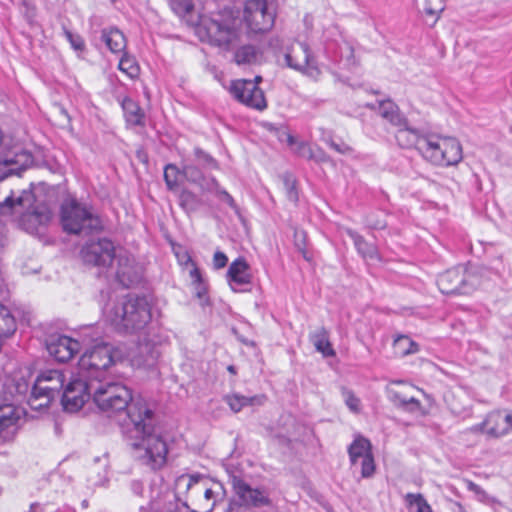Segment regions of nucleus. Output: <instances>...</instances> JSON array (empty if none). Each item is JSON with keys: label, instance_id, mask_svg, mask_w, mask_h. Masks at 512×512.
Here are the masks:
<instances>
[{"label": "nucleus", "instance_id": "nucleus-23", "mask_svg": "<svg viewBox=\"0 0 512 512\" xmlns=\"http://www.w3.org/2000/svg\"><path fill=\"white\" fill-rule=\"evenodd\" d=\"M249 270V265L244 258H237L230 264L227 281L233 291L240 292L242 290L239 287L251 283L252 276Z\"/></svg>", "mask_w": 512, "mask_h": 512}, {"label": "nucleus", "instance_id": "nucleus-11", "mask_svg": "<svg viewBox=\"0 0 512 512\" xmlns=\"http://www.w3.org/2000/svg\"><path fill=\"white\" fill-rule=\"evenodd\" d=\"M284 61L287 67L304 72L315 79L321 73L310 53L309 46L302 42H294L286 47Z\"/></svg>", "mask_w": 512, "mask_h": 512}, {"label": "nucleus", "instance_id": "nucleus-12", "mask_svg": "<svg viewBox=\"0 0 512 512\" xmlns=\"http://www.w3.org/2000/svg\"><path fill=\"white\" fill-rule=\"evenodd\" d=\"M93 381L77 376L71 378L61 393V401L66 411H78L84 403L92 396Z\"/></svg>", "mask_w": 512, "mask_h": 512}, {"label": "nucleus", "instance_id": "nucleus-16", "mask_svg": "<svg viewBox=\"0 0 512 512\" xmlns=\"http://www.w3.org/2000/svg\"><path fill=\"white\" fill-rule=\"evenodd\" d=\"M33 163L32 154L20 147L8 151L0 158V179L9 175L20 174Z\"/></svg>", "mask_w": 512, "mask_h": 512}, {"label": "nucleus", "instance_id": "nucleus-51", "mask_svg": "<svg viewBox=\"0 0 512 512\" xmlns=\"http://www.w3.org/2000/svg\"><path fill=\"white\" fill-rule=\"evenodd\" d=\"M324 141L339 154L348 155L351 154L353 151V149L344 142L338 143L335 142L332 138L324 139Z\"/></svg>", "mask_w": 512, "mask_h": 512}, {"label": "nucleus", "instance_id": "nucleus-57", "mask_svg": "<svg viewBox=\"0 0 512 512\" xmlns=\"http://www.w3.org/2000/svg\"><path fill=\"white\" fill-rule=\"evenodd\" d=\"M228 257L221 251H216L213 256V266L215 269L224 268L227 265Z\"/></svg>", "mask_w": 512, "mask_h": 512}, {"label": "nucleus", "instance_id": "nucleus-31", "mask_svg": "<svg viewBox=\"0 0 512 512\" xmlns=\"http://www.w3.org/2000/svg\"><path fill=\"white\" fill-rule=\"evenodd\" d=\"M391 401L398 407L406 409L408 411H417L421 407V403L414 396H408L405 392L390 391Z\"/></svg>", "mask_w": 512, "mask_h": 512}, {"label": "nucleus", "instance_id": "nucleus-6", "mask_svg": "<svg viewBox=\"0 0 512 512\" xmlns=\"http://www.w3.org/2000/svg\"><path fill=\"white\" fill-rule=\"evenodd\" d=\"M114 348L98 343L88 348L78 361V374L89 381H103L106 371L114 364Z\"/></svg>", "mask_w": 512, "mask_h": 512}, {"label": "nucleus", "instance_id": "nucleus-14", "mask_svg": "<svg viewBox=\"0 0 512 512\" xmlns=\"http://www.w3.org/2000/svg\"><path fill=\"white\" fill-rule=\"evenodd\" d=\"M83 261L94 266L108 267L117 259L115 246L106 238L87 243L81 250Z\"/></svg>", "mask_w": 512, "mask_h": 512}, {"label": "nucleus", "instance_id": "nucleus-13", "mask_svg": "<svg viewBox=\"0 0 512 512\" xmlns=\"http://www.w3.org/2000/svg\"><path fill=\"white\" fill-rule=\"evenodd\" d=\"M259 81H261L260 76H257L255 81L235 80L231 84L230 91L239 102L257 110H263L267 107V103L263 91L257 86Z\"/></svg>", "mask_w": 512, "mask_h": 512}, {"label": "nucleus", "instance_id": "nucleus-2", "mask_svg": "<svg viewBox=\"0 0 512 512\" xmlns=\"http://www.w3.org/2000/svg\"><path fill=\"white\" fill-rule=\"evenodd\" d=\"M395 138L403 148L415 147L429 162L439 166H452L458 164L462 158V147L453 137L438 135L420 136L415 129L408 127L405 119L404 125H397Z\"/></svg>", "mask_w": 512, "mask_h": 512}, {"label": "nucleus", "instance_id": "nucleus-25", "mask_svg": "<svg viewBox=\"0 0 512 512\" xmlns=\"http://www.w3.org/2000/svg\"><path fill=\"white\" fill-rule=\"evenodd\" d=\"M265 399L264 395L246 397L238 393L228 394L224 397V401L235 413L240 412L246 406L262 405Z\"/></svg>", "mask_w": 512, "mask_h": 512}, {"label": "nucleus", "instance_id": "nucleus-20", "mask_svg": "<svg viewBox=\"0 0 512 512\" xmlns=\"http://www.w3.org/2000/svg\"><path fill=\"white\" fill-rule=\"evenodd\" d=\"M116 277L125 287L133 286L141 280L142 269L127 252L120 251L117 254Z\"/></svg>", "mask_w": 512, "mask_h": 512}, {"label": "nucleus", "instance_id": "nucleus-60", "mask_svg": "<svg viewBox=\"0 0 512 512\" xmlns=\"http://www.w3.org/2000/svg\"><path fill=\"white\" fill-rule=\"evenodd\" d=\"M131 487H132V490L134 491V493L141 494V492H142V484L140 482L133 481L131 483Z\"/></svg>", "mask_w": 512, "mask_h": 512}, {"label": "nucleus", "instance_id": "nucleus-24", "mask_svg": "<svg viewBox=\"0 0 512 512\" xmlns=\"http://www.w3.org/2000/svg\"><path fill=\"white\" fill-rule=\"evenodd\" d=\"M347 235L353 240L357 252L365 260H378V251L374 244L368 243L363 236L352 229L346 230Z\"/></svg>", "mask_w": 512, "mask_h": 512}, {"label": "nucleus", "instance_id": "nucleus-58", "mask_svg": "<svg viewBox=\"0 0 512 512\" xmlns=\"http://www.w3.org/2000/svg\"><path fill=\"white\" fill-rule=\"evenodd\" d=\"M193 286H194V289H195L196 296L200 300H203L205 298V296H206V293H207V287H206L205 281L203 280L200 283L193 284Z\"/></svg>", "mask_w": 512, "mask_h": 512}, {"label": "nucleus", "instance_id": "nucleus-17", "mask_svg": "<svg viewBox=\"0 0 512 512\" xmlns=\"http://www.w3.org/2000/svg\"><path fill=\"white\" fill-rule=\"evenodd\" d=\"M13 214L19 215V225L31 234L37 232L40 226L48 224L52 217V213L46 205H37L35 201L31 207L22 211H14Z\"/></svg>", "mask_w": 512, "mask_h": 512}, {"label": "nucleus", "instance_id": "nucleus-49", "mask_svg": "<svg viewBox=\"0 0 512 512\" xmlns=\"http://www.w3.org/2000/svg\"><path fill=\"white\" fill-rule=\"evenodd\" d=\"M195 157L198 160V162L202 163L203 165H206L210 168H217V162L205 151H203L200 148H196L195 151Z\"/></svg>", "mask_w": 512, "mask_h": 512}, {"label": "nucleus", "instance_id": "nucleus-52", "mask_svg": "<svg viewBox=\"0 0 512 512\" xmlns=\"http://www.w3.org/2000/svg\"><path fill=\"white\" fill-rule=\"evenodd\" d=\"M203 191H210L216 194L217 190L220 188L219 183L213 177L207 178L203 175V179L197 184Z\"/></svg>", "mask_w": 512, "mask_h": 512}, {"label": "nucleus", "instance_id": "nucleus-35", "mask_svg": "<svg viewBox=\"0 0 512 512\" xmlns=\"http://www.w3.org/2000/svg\"><path fill=\"white\" fill-rule=\"evenodd\" d=\"M183 177L182 170L175 165L168 164L164 169V180L169 190H175L178 187L179 179Z\"/></svg>", "mask_w": 512, "mask_h": 512}, {"label": "nucleus", "instance_id": "nucleus-8", "mask_svg": "<svg viewBox=\"0 0 512 512\" xmlns=\"http://www.w3.org/2000/svg\"><path fill=\"white\" fill-rule=\"evenodd\" d=\"M61 224L63 230L70 234L89 233L101 228L100 219L75 200L61 205Z\"/></svg>", "mask_w": 512, "mask_h": 512}, {"label": "nucleus", "instance_id": "nucleus-59", "mask_svg": "<svg viewBox=\"0 0 512 512\" xmlns=\"http://www.w3.org/2000/svg\"><path fill=\"white\" fill-rule=\"evenodd\" d=\"M341 57H346L348 61L353 58V47L348 42H344V46L341 47Z\"/></svg>", "mask_w": 512, "mask_h": 512}, {"label": "nucleus", "instance_id": "nucleus-10", "mask_svg": "<svg viewBox=\"0 0 512 512\" xmlns=\"http://www.w3.org/2000/svg\"><path fill=\"white\" fill-rule=\"evenodd\" d=\"M275 9L267 0H248L243 11V20L249 32L258 34L272 29L275 23Z\"/></svg>", "mask_w": 512, "mask_h": 512}, {"label": "nucleus", "instance_id": "nucleus-29", "mask_svg": "<svg viewBox=\"0 0 512 512\" xmlns=\"http://www.w3.org/2000/svg\"><path fill=\"white\" fill-rule=\"evenodd\" d=\"M233 51V60L237 65L255 64L261 56L259 50L251 44L240 46Z\"/></svg>", "mask_w": 512, "mask_h": 512}, {"label": "nucleus", "instance_id": "nucleus-27", "mask_svg": "<svg viewBox=\"0 0 512 512\" xmlns=\"http://www.w3.org/2000/svg\"><path fill=\"white\" fill-rule=\"evenodd\" d=\"M122 109L127 124L133 126H141L144 124V112L137 102L126 97L122 101Z\"/></svg>", "mask_w": 512, "mask_h": 512}, {"label": "nucleus", "instance_id": "nucleus-43", "mask_svg": "<svg viewBox=\"0 0 512 512\" xmlns=\"http://www.w3.org/2000/svg\"><path fill=\"white\" fill-rule=\"evenodd\" d=\"M358 464L361 466V475L364 478H368L373 475L375 471V464L372 454L365 456L359 460Z\"/></svg>", "mask_w": 512, "mask_h": 512}, {"label": "nucleus", "instance_id": "nucleus-46", "mask_svg": "<svg viewBox=\"0 0 512 512\" xmlns=\"http://www.w3.org/2000/svg\"><path fill=\"white\" fill-rule=\"evenodd\" d=\"M180 205L186 210H192L196 205V196L189 191H182L179 196Z\"/></svg>", "mask_w": 512, "mask_h": 512}, {"label": "nucleus", "instance_id": "nucleus-47", "mask_svg": "<svg viewBox=\"0 0 512 512\" xmlns=\"http://www.w3.org/2000/svg\"><path fill=\"white\" fill-rule=\"evenodd\" d=\"M64 34H65V37L66 39L69 41V43L71 44L72 48L76 51H83L84 48H85V44H84V40L82 39V37L78 34H73L71 31L69 30H64Z\"/></svg>", "mask_w": 512, "mask_h": 512}, {"label": "nucleus", "instance_id": "nucleus-64", "mask_svg": "<svg viewBox=\"0 0 512 512\" xmlns=\"http://www.w3.org/2000/svg\"><path fill=\"white\" fill-rule=\"evenodd\" d=\"M227 370H228L231 374H233V375H235V374H236V368H235V366H233V365H229V366L227 367Z\"/></svg>", "mask_w": 512, "mask_h": 512}, {"label": "nucleus", "instance_id": "nucleus-36", "mask_svg": "<svg viewBox=\"0 0 512 512\" xmlns=\"http://www.w3.org/2000/svg\"><path fill=\"white\" fill-rule=\"evenodd\" d=\"M118 67L123 73L127 74L130 78L136 77L139 73V66L137 65L136 61L127 55L122 56V58L119 61Z\"/></svg>", "mask_w": 512, "mask_h": 512}, {"label": "nucleus", "instance_id": "nucleus-56", "mask_svg": "<svg viewBox=\"0 0 512 512\" xmlns=\"http://www.w3.org/2000/svg\"><path fill=\"white\" fill-rule=\"evenodd\" d=\"M269 47L273 50V52L277 55L280 52H285L286 48L284 45V40L278 36L272 37L269 41Z\"/></svg>", "mask_w": 512, "mask_h": 512}, {"label": "nucleus", "instance_id": "nucleus-61", "mask_svg": "<svg viewBox=\"0 0 512 512\" xmlns=\"http://www.w3.org/2000/svg\"><path fill=\"white\" fill-rule=\"evenodd\" d=\"M107 481V472L104 471V474L100 476L98 480L93 482L94 485H103Z\"/></svg>", "mask_w": 512, "mask_h": 512}, {"label": "nucleus", "instance_id": "nucleus-3", "mask_svg": "<svg viewBox=\"0 0 512 512\" xmlns=\"http://www.w3.org/2000/svg\"><path fill=\"white\" fill-rule=\"evenodd\" d=\"M196 34L202 42L229 52L241 43L242 21L234 11L224 9L209 16H201Z\"/></svg>", "mask_w": 512, "mask_h": 512}, {"label": "nucleus", "instance_id": "nucleus-9", "mask_svg": "<svg viewBox=\"0 0 512 512\" xmlns=\"http://www.w3.org/2000/svg\"><path fill=\"white\" fill-rule=\"evenodd\" d=\"M437 285L443 294L469 295L479 285V278L463 265L446 270L437 279Z\"/></svg>", "mask_w": 512, "mask_h": 512}, {"label": "nucleus", "instance_id": "nucleus-39", "mask_svg": "<svg viewBox=\"0 0 512 512\" xmlns=\"http://www.w3.org/2000/svg\"><path fill=\"white\" fill-rule=\"evenodd\" d=\"M287 141L289 145L293 146V149L297 155L306 159L308 158L312 150V146L304 141L297 142L292 135H288Z\"/></svg>", "mask_w": 512, "mask_h": 512}, {"label": "nucleus", "instance_id": "nucleus-55", "mask_svg": "<svg viewBox=\"0 0 512 512\" xmlns=\"http://www.w3.org/2000/svg\"><path fill=\"white\" fill-rule=\"evenodd\" d=\"M186 269L189 270V276L191 278L192 284L200 283L201 281L204 280L200 272V269L198 268L195 262L186 267Z\"/></svg>", "mask_w": 512, "mask_h": 512}, {"label": "nucleus", "instance_id": "nucleus-1", "mask_svg": "<svg viewBox=\"0 0 512 512\" xmlns=\"http://www.w3.org/2000/svg\"><path fill=\"white\" fill-rule=\"evenodd\" d=\"M92 397L97 407L112 416L126 411L123 432L134 456L151 469L163 467L168 446L155 433L154 411L141 396L133 397L131 390L119 382L93 381Z\"/></svg>", "mask_w": 512, "mask_h": 512}, {"label": "nucleus", "instance_id": "nucleus-34", "mask_svg": "<svg viewBox=\"0 0 512 512\" xmlns=\"http://www.w3.org/2000/svg\"><path fill=\"white\" fill-rule=\"evenodd\" d=\"M405 499L410 512H432L430 505L421 494L408 493Z\"/></svg>", "mask_w": 512, "mask_h": 512}, {"label": "nucleus", "instance_id": "nucleus-32", "mask_svg": "<svg viewBox=\"0 0 512 512\" xmlns=\"http://www.w3.org/2000/svg\"><path fill=\"white\" fill-rule=\"evenodd\" d=\"M394 354L405 357L418 351V344L406 335H399L393 342Z\"/></svg>", "mask_w": 512, "mask_h": 512}, {"label": "nucleus", "instance_id": "nucleus-21", "mask_svg": "<svg viewBox=\"0 0 512 512\" xmlns=\"http://www.w3.org/2000/svg\"><path fill=\"white\" fill-rule=\"evenodd\" d=\"M233 487L238 497L247 505L261 507L268 506L271 503L264 490L252 488L241 479L234 478Z\"/></svg>", "mask_w": 512, "mask_h": 512}, {"label": "nucleus", "instance_id": "nucleus-15", "mask_svg": "<svg viewBox=\"0 0 512 512\" xmlns=\"http://www.w3.org/2000/svg\"><path fill=\"white\" fill-rule=\"evenodd\" d=\"M34 202V194L31 190L13 191L0 186V214H13L14 211H22L29 208Z\"/></svg>", "mask_w": 512, "mask_h": 512}, {"label": "nucleus", "instance_id": "nucleus-42", "mask_svg": "<svg viewBox=\"0 0 512 512\" xmlns=\"http://www.w3.org/2000/svg\"><path fill=\"white\" fill-rule=\"evenodd\" d=\"M171 7L178 15H185L193 10V0H171Z\"/></svg>", "mask_w": 512, "mask_h": 512}, {"label": "nucleus", "instance_id": "nucleus-26", "mask_svg": "<svg viewBox=\"0 0 512 512\" xmlns=\"http://www.w3.org/2000/svg\"><path fill=\"white\" fill-rule=\"evenodd\" d=\"M101 38L112 53H120L126 47L124 34L116 28L103 29Z\"/></svg>", "mask_w": 512, "mask_h": 512}, {"label": "nucleus", "instance_id": "nucleus-45", "mask_svg": "<svg viewBox=\"0 0 512 512\" xmlns=\"http://www.w3.org/2000/svg\"><path fill=\"white\" fill-rule=\"evenodd\" d=\"M174 254L177 258L179 265L184 268L194 263L189 252L181 246L174 247Z\"/></svg>", "mask_w": 512, "mask_h": 512}, {"label": "nucleus", "instance_id": "nucleus-62", "mask_svg": "<svg viewBox=\"0 0 512 512\" xmlns=\"http://www.w3.org/2000/svg\"><path fill=\"white\" fill-rule=\"evenodd\" d=\"M57 512H75V509H73L72 507L70 506H67V505H64L62 507H60Z\"/></svg>", "mask_w": 512, "mask_h": 512}, {"label": "nucleus", "instance_id": "nucleus-5", "mask_svg": "<svg viewBox=\"0 0 512 512\" xmlns=\"http://www.w3.org/2000/svg\"><path fill=\"white\" fill-rule=\"evenodd\" d=\"M175 491L177 495H185V504L190 503L198 512H211L224 498L221 483L200 474H183L177 477Z\"/></svg>", "mask_w": 512, "mask_h": 512}, {"label": "nucleus", "instance_id": "nucleus-38", "mask_svg": "<svg viewBox=\"0 0 512 512\" xmlns=\"http://www.w3.org/2000/svg\"><path fill=\"white\" fill-rule=\"evenodd\" d=\"M139 351L140 353H145V357L144 359L142 360L141 364H143L144 366H152L154 365V363L156 362L158 356H159V353L158 351L156 350V348L154 346H151L150 344H145V345H140L139 346Z\"/></svg>", "mask_w": 512, "mask_h": 512}, {"label": "nucleus", "instance_id": "nucleus-33", "mask_svg": "<svg viewBox=\"0 0 512 512\" xmlns=\"http://www.w3.org/2000/svg\"><path fill=\"white\" fill-rule=\"evenodd\" d=\"M380 115L392 125H404L405 117L399 112L398 107L391 101L382 102L379 109Z\"/></svg>", "mask_w": 512, "mask_h": 512}, {"label": "nucleus", "instance_id": "nucleus-37", "mask_svg": "<svg viewBox=\"0 0 512 512\" xmlns=\"http://www.w3.org/2000/svg\"><path fill=\"white\" fill-rule=\"evenodd\" d=\"M286 197L289 201L296 203L298 201V192L296 190V180L290 175L282 176Z\"/></svg>", "mask_w": 512, "mask_h": 512}, {"label": "nucleus", "instance_id": "nucleus-53", "mask_svg": "<svg viewBox=\"0 0 512 512\" xmlns=\"http://www.w3.org/2000/svg\"><path fill=\"white\" fill-rule=\"evenodd\" d=\"M309 160H314L316 162H327L329 160L328 155L319 147H312V150L308 156Z\"/></svg>", "mask_w": 512, "mask_h": 512}, {"label": "nucleus", "instance_id": "nucleus-41", "mask_svg": "<svg viewBox=\"0 0 512 512\" xmlns=\"http://www.w3.org/2000/svg\"><path fill=\"white\" fill-rule=\"evenodd\" d=\"M445 8V0H425L424 11L427 15L438 18Z\"/></svg>", "mask_w": 512, "mask_h": 512}, {"label": "nucleus", "instance_id": "nucleus-4", "mask_svg": "<svg viewBox=\"0 0 512 512\" xmlns=\"http://www.w3.org/2000/svg\"><path fill=\"white\" fill-rule=\"evenodd\" d=\"M103 314L116 330L128 333L144 329L151 321V307L147 299L133 295L110 300Z\"/></svg>", "mask_w": 512, "mask_h": 512}, {"label": "nucleus", "instance_id": "nucleus-40", "mask_svg": "<svg viewBox=\"0 0 512 512\" xmlns=\"http://www.w3.org/2000/svg\"><path fill=\"white\" fill-rule=\"evenodd\" d=\"M182 174L187 181L196 185L203 179L202 172L194 165L183 166Z\"/></svg>", "mask_w": 512, "mask_h": 512}, {"label": "nucleus", "instance_id": "nucleus-19", "mask_svg": "<svg viewBox=\"0 0 512 512\" xmlns=\"http://www.w3.org/2000/svg\"><path fill=\"white\" fill-rule=\"evenodd\" d=\"M512 429V415L506 411H494L488 414L485 421L470 428L472 432L485 431L494 437L508 434Z\"/></svg>", "mask_w": 512, "mask_h": 512}, {"label": "nucleus", "instance_id": "nucleus-63", "mask_svg": "<svg viewBox=\"0 0 512 512\" xmlns=\"http://www.w3.org/2000/svg\"><path fill=\"white\" fill-rule=\"evenodd\" d=\"M371 226H372L373 228H375V229H382V228H384V227H385V224H384V223H382V222H380V221H378V222H376V223H371Z\"/></svg>", "mask_w": 512, "mask_h": 512}, {"label": "nucleus", "instance_id": "nucleus-30", "mask_svg": "<svg viewBox=\"0 0 512 512\" xmlns=\"http://www.w3.org/2000/svg\"><path fill=\"white\" fill-rule=\"evenodd\" d=\"M351 464L358 465L360 459L369 456L371 453V444L369 440L364 437H357L348 449Z\"/></svg>", "mask_w": 512, "mask_h": 512}, {"label": "nucleus", "instance_id": "nucleus-44", "mask_svg": "<svg viewBox=\"0 0 512 512\" xmlns=\"http://www.w3.org/2000/svg\"><path fill=\"white\" fill-rule=\"evenodd\" d=\"M80 338L83 344H88L100 338V333L97 332L94 326H86L82 328L80 332Z\"/></svg>", "mask_w": 512, "mask_h": 512}, {"label": "nucleus", "instance_id": "nucleus-54", "mask_svg": "<svg viewBox=\"0 0 512 512\" xmlns=\"http://www.w3.org/2000/svg\"><path fill=\"white\" fill-rule=\"evenodd\" d=\"M216 196L223 202H225L227 205H229L231 208L236 209L237 205L233 199V197L223 188H219L216 192Z\"/></svg>", "mask_w": 512, "mask_h": 512}, {"label": "nucleus", "instance_id": "nucleus-48", "mask_svg": "<svg viewBox=\"0 0 512 512\" xmlns=\"http://www.w3.org/2000/svg\"><path fill=\"white\" fill-rule=\"evenodd\" d=\"M12 386H13L14 390L13 391L10 390L9 393H10L11 397L13 399H15L16 401H18V399H17L18 396H24L28 392V389H29V384L24 379L14 381Z\"/></svg>", "mask_w": 512, "mask_h": 512}, {"label": "nucleus", "instance_id": "nucleus-7", "mask_svg": "<svg viewBox=\"0 0 512 512\" xmlns=\"http://www.w3.org/2000/svg\"><path fill=\"white\" fill-rule=\"evenodd\" d=\"M65 381L62 370L48 369L41 372L32 387L29 406L34 410L48 407L53 399L61 395Z\"/></svg>", "mask_w": 512, "mask_h": 512}, {"label": "nucleus", "instance_id": "nucleus-28", "mask_svg": "<svg viewBox=\"0 0 512 512\" xmlns=\"http://www.w3.org/2000/svg\"><path fill=\"white\" fill-rule=\"evenodd\" d=\"M310 340L315 349L325 357L335 356V351L329 341V333L324 327L316 329L310 334Z\"/></svg>", "mask_w": 512, "mask_h": 512}, {"label": "nucleus", "instance_id": "nucleus-22", "mask_svg": "<svg viewBox=\"0 0 512 512\" xmlns=\"http://www.w3.org/2000/svg\"><path fill=\"white\" fill-rule=\"evenodd\" d=\"M21 411L13 404L0 405V438L4 441L11 439L18 428Z\"/></svg>", "mask_w": 512, "mask_h": 512}, {"label": "nucleus", "instance_id": "nucleus-18", "mask_svg": "<svg viewBox=\"0 0 512 512\" xmlns=\"http://www.w3.org/2000/svg\"><path fill=\"white\" fill-rule=\"evenodd\" d=\"M46 346L49 355L59 362L71 360L81 349L80 340L65 335L51 336Z\"/></svg>", "mask_w": 512, "mask_h": 512}, {"label": "nucleus", "instance_id": "nucleus-50", "mask_svg": "<svg viewBox=\"0 0 512 512\" xmlns=\"http://www.w3.org/2000/svg\"><path fill=\"white\" fill-rule=\"evenodd\" d=\"M343 396L345 399V403L348 406V408L352 412H359L360 411V400L357 398L351 391L345 390L343 391Z\"/></svg>", "mask_w": 512, "mask_h": 512}]
</instances>
